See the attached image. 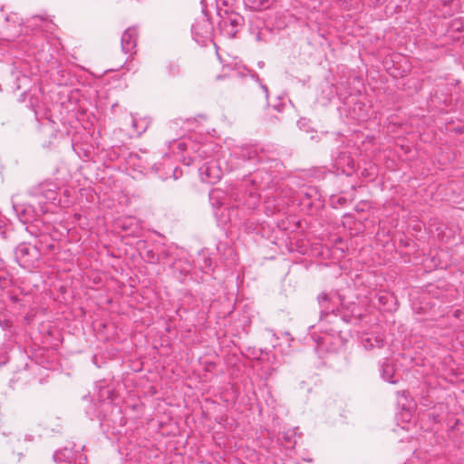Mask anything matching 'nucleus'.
<instances>
[{"label":"nucleus","instance_id":"nucleus-6","mask_svg":"<svg viewBox=\"0 0 464 464\" xmlns=\"http://www.w3.org/2000/svg\"><path fill=\"white\" fill-rule=\"evenodd\" d=\"M138 28L131 26L127 28L121 35V51L125 54L132 56L136 53L137 40H138Z\"/></svg>","mask_w":464,"mask_h":464},{"label":"nucleus","instance_id":"nucleus-25","mask_svg":"<svg viewBox=\"0 0 464 464\" xmlns=\"http://www.w3.org/2000/svg\"><path fill=\"white\" fill-rule=\"evenodd\" d=\"M17 455H18L19 459H20L23 454H22V452H19Z\"/></svg>","mask_w":464,"mask_h":464},{"label":"nucleus","instance_id":"nucleus-11","mask_svg":"<svg viewBox=\"0 0 464 464\" xmlns=\"http://www.w3.org/2000/svg\"><path fill=\"white\" fill-rule=\"evenodd\" d=\"M263 153V150H260V152L256 146H244L241 148V151L239 156L243 160H253L255 158H257V160L262 162L263 156L261 155Z\"/></svg>","mask_w":464,"mask_h":464},{"label":"nucleus","instance_id":"nucleus-18","mask_svg":"<svg viewBox=\"0 0 464 464\" xmlns=\"http://www.w3.org/2000/svg\"><path fill=\"white\" fill-rule=\"evenodd\" d=\"M178 268L180 269L181 275H187L190 272L192 265L189 261H185L183 265L180 264L178 266V263L176 262V269Z\"/></svg>","mask_w":464,"mask_h":464},{"label":"nucleus","instance_id":"nucleus-17","mask_svg":"<svg viewBox=\"0 0 464 464\" xmlns=\"http://www.w3.org/2000/svg\"><path fill=\"white\" fill-rule=\"evenodd\" d=\"M199 268L208 273L212 268V259L208 256H203L198 260Z\"/></svg>","mask_w":464,"mask_h":464},{"label":"nucleus","instance_id":"nucleus-16","mask_svg":"<svg viewBox=\"0 0 464 464\" xmlns=\"http://www.w3.org/2000/svg\"><path fill=\"white\" fill-rule=\"evenodd\" d=\"M393 372H394V370H393V367L392 365H390L389 363H382V378L391 382V383H396L397 381L396 380H393L392 379V376H393Z\"/></svg>","mask_w":464,"mask_h":464},{"label":"nucleus","instance_id":"nucleus-1","mask_svg":"<svg viewBox=\"0 0 464 464\" xmlns=\"http://www.w3.org/2000/svg\"><path fill=\"white\" fill-rule=\"evenodd\" d=\"M14 257L21 267L30 271L38 268L41 263L40 250L28 243H21L16 246Z\"/></svg>","mask_w":464,"mask_h":464},{"label":"nucleus","instance_id":"nucleus-20","mask_svg":"<svg viewBox=\"0 0 464 464\" xmlns=\"http://www.w3.org/2000/svg\"><path fill=\"white\" fill-rule=\"evenodd\" d=\"M177 148L180 150V151H185L188 148V144L186 141L184 140H180L177 143Z\"/></svg>","mask_w":464,"mask_h":464},{"label":"nucleus","instance_id":"nucleus-14","mask_svg":"<svg viewBox=\"0 0 464 464\" xmlns=\"http://www.w3.org/2000/svg\"><path fill=\"white\" fill-rule=\"evenodd\" d=\"M397 403L402 411H409L413 406L412 401L409 397V392L406 391H400L397 392Z\"/></svg>","mask_w":464,"mask_h":464},{"label":"nucleus","instance_id":"nucleus-8","mask_svg":"<svg viewBox=\"0 0 464 464\" xmlns=\"http://www.w3.org/2000/svg\"><path fill=\"white\" fill-rule=\"evenodd\" d=\"M14 211L16 212L19 219L24 224L32 222L35 219L37 212L34 206L29 205H14Z\"/></svg>","mask_w":464,"mask_h":464},{"label":"nucleus","instance_id":"nucleus-2","mask_svg":"<svg viewBox=\"0 0 464 464\" xmlns=\"http://www.w3.org/2000/svg\"><path fill=\"white\" fill-rule=\"evenodd\" d=\"M30 195L35 198L40 206L41 213H46L47 208L44 206L45 202H53L58 196V187L53 182H44L38 187L33 188L30 190Z\"/></svg>","mask_w":464,"mask_h":464},{"label":"nucleus","instance_id":"nucleus-22","mask_svg":"<svg viewBox=\"0 0 464 464\" xmlns=\"http://www.w3.org/2000/svg\"><path fill=\"white\" fill-rule=\"evenodd\" d=\"M318 343L320 345L324 346L326 343V336L320 337Z\"/></svg>","mask_w":464,"mask_h":464},{"label":"nucleus","instance_id":"nucleus-7","mask_svg":"<svg viewBox=\"0 0 464 464\" xmlns=\"http://www.w3.org/2000/svg\"><path fill=\"white\" fill-rule=\"evenodd\" d=\"M80 456H82L83 458L85 457L84 455L65 447L56 450L53 458L54 462L57 464H78Z\"/></svg>","mask_w":464,"mask_h":464},{"label":"nucleus","instance_id":"nucleus-19","mask_svg":"<svg viewBox=\"0 0 464 464\" xmlns=\"http://www.w3.org/2000/svg\"><path fill=\"white\" fill-rule=\"evenodd\" d=\"M179 160L182 161L184 165L189 166L194 160H198L197 159H193L189 155H188V156H182L179 159Z\"/></svg>","mask_w":464,"mask_h":464},{"label":"nucleus","instance_id":"nucleus-21","mask_svg":"<svg viewBox=\"0 0 464 464\" xmlns=\"http://www.w3.org/2000/svg\"><path fill=\"white\" fill-rule=\"evenodd\" d=\"M34 20H39L41 22H48L47 18L41 16V15H35L33 17Z\"/></svg>","mask_w":464,"mask_h":464},{"label":"nucleus","instance_id":"nucleus-13","mask_svg":"<svg viewBox=\"0 0 464 464\" xmlns=\"http://www.w3.org/2000/svg\"><path fill=\"white\" fill-rule=\"evenodd\" d=\"M318 303L321 306V314H329L330 313H334V306L330 305L331 299L325 293H321L317 297Z\"/></svg>","mask_w":464,"mask_h":464},{"label":"nucleus","instance_id":"nucleus-24","mask_svg":"<svg viewBox=\"0 0 464 464\" xmlns=\"http://www.w3.org/2000/svg\"><path fill=\"white\" fill-rule=\"evenodd\" d=\"M285 440L289 443L291 442L290 438L288 436H285Z\"/></svg>","mask_w":464,"mask_h":464},{"label":"nucleus","instance_id":"nucleus-9","mask_svg":"<svg viewBox=\"0 0 464 464\" xmlns=\"http://www.w3.org/2000/svg\"><path fill=\"white\" fill-rule=\"evenodd\" d=\"M361 342L366 350H372L376 347L381 348L384 344L382 337L369 334H363Z\"/></svg>","mask_w":464,"mask_h":464},{"label":"nucleus","instance_id":"nucleus-3","mask_svg":"<svg viewBox=\"0 0 464 464\" xmlns=\"http://www.w3.org/2000/svg\"><path fill=\"white\" fill-rule=\"evenodd\" d=\"M191 31L194 40L198 44L203 45L211 39L213 25L210 20L205 14H202L195 20Z\"/></svg>","mask_w":464,"mask_h":464},{"label":"nucleus","instance_id":"nucleus-15","mask_svg":"<svg viewBox=\"0 0 464 464\" xmlns=\"http://www.w3.org/2000/svg\"><path fill=\"white\" fill-rule=\"evenodd\" d=\"M196 305L197 300L195 299V297L192 296L190 294H186L184 297L181 299V303L178 310H176V314H179L180 310L187 311L189 309H193Z\"/></svg>","mask_w":464,"mask_h":464},{"label":"nucleus","instance_id":"nucleus-4","mask_svg":"<svg viewBox=\"0 0 464 464\" xmlns=\"http://www.w3.org/2000/svg\"><path fill=\"white\" fill-rule=\"evenodd\" d=\"M198 174L202 182L215 184L220 179L222 171L215 160L208 159L198 166Z\"/></svg>","mask_w":464,"mask_h":464},{"label":"nucleus","instance_id":"nucleus-5","mask_svg":"<svg viewBox=\"0 0 464 464\" xmlns=\"http://www.w3.org/2000/svg\"><path fill=\"white\" fill-rule=\"evenodd\" d=\"M243 24V17L236 13L227 14L218 23L221 33L227 38L236 37L239 28Z\"/></svg>","mask_w":464,"mask_h":464},{"label":"nucleus","instance_id":"nucleus-12","mask_svg":"<svg viewBox=\"0 0 464 464\" xmlns=\"http://www.w3.org/2000/svg\"><path fill=\"white\" fill-rule=\"evenodd\" d=\"M275 0H244L246 8L252 11H262L270 8Z\"/></svg>","mask_w":464,"mask_h":464},{"label":"nucleus","instance_id":"nucleus-23","mask_svg":"<svg viewBox=\"0 0 464 464\" xmlns=\"http://www.w3.org/2000/svg\"><path fill=\"white\" fill-rule=\"evenodd\" d=\"M87 460L86 457L80 456L79 463L78 464H85Z\"/></svg>","mask_w":464,"mask_h":464},{"label":"nucleus","instance_id":"nucleus-10","mask_svg":"<svg viewBox=\"0 0 464 464\" xmlns=\"http://www.w3.org/2000/svg\"><path fill=\"white\" fill-rule=\"evenodd\" d=\"M150 124V120L149 118L137 117L131 114V127L136 134L140 135L145 132Z\"/></svg>","mask_w":464,"mask_h":464}]
</instances>
